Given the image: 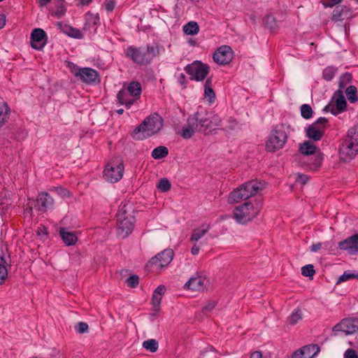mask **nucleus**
I'll return each mask as SVG.
<instances>
[{
  "label": "nucleus",
  "instance_id": "1",
  "mask_svg": "<svg viewBox=\"0 0 358 358\" xmlns=\"http://www.w3.org/2000/svg\"><path fill=\"white\" fill-rule=\"evenodd\" d=\"M136 210L132 203L122 202L116 215V234L120 238L129 236L135 227Z\"/></svg>",
  "mask_w": 358,
  "mask_h": 358
},
{
  "label": "nucleus",
  "instance_id": "2",
  "mask_svg": "<svg viewBox=\"0 0 358 358\" xmlns=\"http://www.w3.org/2000/svg\"><path fill=\"white\" fill-rule=\"evenodd\" d=\"M163 126V119L158 114L147 117L132 132V136L137 140L150 137L158 133Z\"/></svg>",
  "mask_w": 358,
  "mask_h": 358
},
{
  "label": "nucleus",
  "instance_id": "3",
  "mask_svg": "<svg viewBox=\"0 0 358 358\" xmlns=\"http://www.w3.org/2000/svg\"><path fill=\"white\" fill-rule=\"evenodd\" d=\"M358 154V126L350 129L339 148L340 158L348 162L355 159Z\"/></svg>",
  "mask_w": 358,
  "mask_h": 358
},
{
  "label": "nucleus",
  "instance_id": "4",
  "mask_svg": "<svg viewBox=\"0 0 358 358\" xmlns=\"http://www.w3.org/2000/svg\"><path fill=\"white\" fill-rule=\"evenodd\" d=\"M156 55L157 49L152 45H148L145 48L131 45L125 50V55L140 65L149 64Z\"/></svg>",
  "mask_w": 358,
  "mask_h": 358
},
{
  "label": "nucleus",
  "instance_id": "5",
  "mask_svg": "<svg viewBox=\"0 0 358 358\" xmlns=\"http://www.w3.org/2000/svg\"><path fill=\"white\" fill-rule=\"evenodd\" d=\"M260 209L261 206L259 203L255 206L251 202H245L236 208L234 217L238 223L244 224L255 218L259 214Z\"/></svg>",
  "mask_w": 358,
  "mask_h": 358
},
{
  "label": "nucleus",
  "instance_id": "6",
  "mask_svg": "<svg viewBox=\"0 0 358 358\" xmlns=\"http://www.w3.org/2000/svg\"><path fill=\"white\" fill-rule=\"evenodd\" d=\"M287 140V134L285 126H276L268 136L266 148L268 152H275L282 148Z\"/></svg>",
  "mask_w": 358,
  "mask_h": 358
},
{
  "label": "nucleus",
  "instance_id": "7",
  "mask_svg": "<svg viewBox=\"0 0 358 358\" xmlns=\"http://www.w3.org/2000/svg\"><path fill=\"white\" fill-rule=\"evenodd\" d=\"M71 72L75 77L87 84H94L99 81L98 71L90 67L80 68L73 65L71 68Z\"/></svg>",
  "mask_w": 358,
  "mask_h": 358
},
{
  "label": "nucleus",
  "instance_id": "8",
  "mask_svg": "<svg viewBox=\"0 0 358 358\" xmlns=\"http://www.w3.org/2000/svg\"><path fill=\"white\" fill-rule=\"evenodd\" d=\"M186 73L190 76V79L201 81L205 79L209 73V66L200 61H194L185 67Z\"/></svg>",
  "mask_w": 358,
  "mask_h": 358
},
{
  "label": "nucleus",
  "instance_id": "9",
  "mask_svg": "<svg viewBox=\"0 0 358 358\" xmlns=\"http://www.w3.org/2000/svg\"><path fill=\"white\" fill-rule=\"evenodd\" d=\"M123 171L124 165L122 162H112L106 165L103 178L108 182H116L122 178Z\"/></svg>",
  "mask_w": 358,
  "mask_h": 358
},
{
  "label": "nucleus",
  "instance_id": "10",
  "mask_svg": "<svg viewBox=\"0 0 358 358\" xmlns=\"http://www.w3.org/2000/svg\"><path fill=\"white\" fill-rule=\"evenodd\" d=\"M209 283V279L204 273L197 272L185 284L184 288L192 291L203 292Z\"/></svg>",
  "mask_w": 358,
  "mask_h": 358
},
{
  "label": "nucleus",
  "instance_id": "11",
  "mask_svg": "<svg viewBox=\"0 0 358 358\" xmlns=\"http://www.w3.org/2000/svg\"><path fill=\"white\" fill-rule=\"evenodd\" d=\"M332 101L334 102V104H329L324 107V110L325 111H329L334 115H338L345 110L347 101L341 89L334 92Z\"/></svg>",
  "mask_w": 358,
  "mask_h": 358
},
{
  "label": "nucleus",
  "instance_id": "12",
  "mask_svg": "<svg viewBox=\"0 0 358 358\" xmlns=\"http://www.w3.org/2000/svg\"><path fill=\"white\" fill-rule=\"evenodd\" d=\"M327 123L326 117H321L306 129V136L315 141H320L324 134L325 124Z\"/></svg>",
  "mask_w": 358,
  "mask_h": 358
},
{
  "label": "nucleus",
  "instance_id": "13",
  "mask_svg": "<svg viewBox=\"0 0 358 358\" xmlns=\"http://www.w3.org/2000/svg\"><path fill=\"white\" fill-rule=\"evenodd\" d=\"M173 257V250L171 248H167L152 257L149 261L147 266L150 265L151 266H155L156 269L164 267L171 262Z\"/></svg>",
  "mask_w": 358,
  "mask_h": 358
},
{
  "label": "nucleus",
  "instance_id": "14",
  "mask_svg": "<svg viewBox=\"0 0 358 358\" xmlns=\"http://www.w3.org/2000/svg\"><path fill=\"white\" fill-rule=\"evenodd\" d=\"M332 331L335 336L338 331L344 332L345 334H352L358 331V318H344L333 327Z\"/></svg>",
  "mask_w": 358,
  "mask_h": 358
},
{
  "label": "nucleus",
  "instance_id": "15",
  "mask_svg": "<svg viewBox=\"0 0 358 358\" xmlns=\"http://www.w3.org/2000/svg\"><path fill=\"white\" fill-rule=\"evenodd\" d=\"M192 118L196 119V124L198 125L199 131L208 134L211 130V122L208 113L206 111H197L192 115Z\"/></svg>",
  "mask_w": 358,
  "mask_h": 358
},
{
  "label": "nucleus",
  "instance_id": "16",
  "mask_svg": "<svg viewBox=\"0 0 358 358\" xmlns=\"http://www.w3.org/2000/svg\"><path fill=\"white\" fill-rule=\"evenodd\" d=\"M233 58L231 48L227 45L220 47L213 54L214 61L221 65L229 64Z\"/></svg>",
  "mask_w": 358,
  "mask_h": 358
},
{
  "label": "nucleus",
  "instance_id": "17",
  "mask_svg": "<svg viewBox=\"0 0 358 358\" xmlns=\"http://www.w3.org/2000/svg\"><path fill=\"white\" fill-rule=\"evenodd\" d=\"M47 34L40 28L34 29L31 34V45L34 49L42 50L46 44Z\"/></svg>",
  "mask_w": 358,
  "mask_h": 358
},
{
  "label": "nucleus",
  "instance_id": "18",
  "mask_svg": "<svg viewBox=\"0 0 358 358\" xmlns=\"http://www.w3.org/2000/svg\"><path fill=\"white\" fill-rule=\"evenodd\" d=\"M320 351V347L316 344L308 345L296 350L292 358H313Z\"/></svg>",
  "mask_w": 358,
  "mask_h": 358
},
{
  "label": "nucleus",
  "instance_id": "19",
  "mask_svg": "<svg viewBox=\"0 0 358 358\" xmlns=\"http://www.w3.org/2000/svg\"><path fill=\"white\" fill-rule=\"evenodd\" d=\"M265 185L266 183L264 181L252 180L243 183L241 185V187L243 190L245 191L246 194H250V197H251L262 190L265 187Z\"/></svg>",
  "mask_w": 358,
  "mask_h": 358
},
{
  "label": "nucleus",
  "instance_id": "20",
  "mask_svg": "<svg viewBox=\"0 0 358 358\" xmlns=\"http://www.w3.org/2000/svg\"><path fill=\"white\" fill-rule=\"evenodd\" d=\"M196 119L192 118V115L187 119V124L184 127L181 131V136L185 139L190 138L196 131H199Z\"/></svg>",
  "mask_w": 358,
  "mask_h": 358
},
{
  "label": "nucleus",
  "instance_id": "21",
  "mask_svg": "<svg viewBox=\"0 0 358 358\" xmlns=\"http://www.w3.org/2000/svg\"><path fill=\"white\" fill-rule=\"evenodd\" d=\"M37 202L39 205V210L46 211L54 205V199L48 192H41L38 195Z\"/></svg>",
  "mask_w": 358,
  "mask_h": 358
},
{
  "label": "nucleus",
  "instance_id": "22",
  "mask_svg": "<svg viewBox=\"0 0 358 358\" xmlns=\"http://www.w3.org/2000/svg\"><path fill=\"white\" fill-rule=\"evenodd\" d=\"M57 25L62 32L71 38L80 39L83 37V35L80 29L77 28H74L67 24H64L61 22H57Z\"/></svg>",
  "mask_w": 358,
  "mask_h": 358
},
{
  "label": "nucleus",
  "instance_id": "23",
  "mask_svg": "<svg viewBox=\"0 0 358 358\" xmlns=\"http://www.w3.org/2000/svg\"><path fill=\"white\" fill-rule=\"evenodd\" d=\"M61 238L66 246L75 245L78 241L76 232L69 230L66 228H61L59 230Z\"/></svg>",
  "mask_w": 358,
  "mask_h": 358
},
{
  "label": "nucleus",
  "instance_id": "24",
  "mask_svg": "<svg viewBox=\"0 0 358 358\" xmlns=\"http://www.w3.org/2000/svg\"><path fill=\"white\" fill-rule=\"evenodd\" d=\"M117 100L118 103L124 105L127 108H130L131 106L136 101L135 97L130 95L124 89H122L117 94Z\"/></svg>",
  "mask_w": 358,
  "mask_h": 358
},
{
  "label": "nucleus",
  "instance_id": "25",
  "mask_svg": "<svg viewBox=\"0 0 358 358\" xmlns=\"http://www.w3.org/2000/svg\"><path fill=\"white\" fill-rule=\"evenodd\" d=\"M248 198H250V194H246L245 192L243 190L241 185L230 193L228 201L230 203H238L241 200L247 199Z\"/></svg>",
  "mask_w": 358,
  "mask_h": 358
},
{
  "label": "nucleus",
  "instance_id": "26",
  "mask_svg": "<svg viewBox=\"0 0 358 358\" xmlns=\"http://www.w3.org/2000/svg\"><path fill=\"white\" fill-rule=\"evenodd\" d=\"M85 23L84 26V29L90 30L92 28L96 31V27L99 24V15L98 13L94 14L90 12H88L85 15Z\"/></svg>",
  "mask_w": 358,
  "mask_h": 358
},
{
  "label": "nucleus",
  "instance_id": "27",
  "mask_svg": "<svg viewBox=\"0 0 358 358\" xmlns=\"http://www.w3.org/2000/svg\"><path fill=\"white\" fill-rule=\"evenodd\" d=\"M133 97H135V100L137 101L141 94V85L138 82H131L127 88H123Z\"/></svg>",
  "mask_w": 358,
  "mask_h": 358
},
{
  "label": "nucleus",
  "instance_id": "28",
  "mask_svg": "<svg viewBox=\"0 0 358 358\" xmlns=\"http://www.w3.org/2000/svg\"><path fill=\"white\" fill-rule=\"evenodd\" d=\"M10 108L6 102L0 103V127H3L9 117Z\"/></svg>",
  "mask_w": 358,
  "mask_h": 358
},
{
  "label": "nucleus",
  "instance_id": "29",
  "mask_svg": "<svg viewBox=\"0 0 358 358\" xmlns=\"http://www.w3.org/2000/svg\"><path fill=\"white\" fill-rule=\"evenodd\" d=\"M316 146L310 141H305L299 146L300 152L304 155H310L316 152Z\"/></svg>",
  "mask_w": 358,
  "mask_h": 358
},
{
  "label": "nucleus",
  "instance_id": "30",
  "mask_svg": "<svg viewBox=\"0 0 358 358\" xmlns=\"http://www.w3.org/2000/svg\"><path fill=\"white\" fill-rule=\"evenodd\" d=\"M169 155V150L166 147L161 145L155 148L152 153L151 156L155 159H160L166 157Z\"/></svg>",
  "mask_w": 358,
  "mask_h": 358
},
{
  "label": "nucleus",
  "instance_id": "31",
  "mask_svg": "<svg viewBox=\"0 0 358 358\" xmlns=\"http://www.w3.org/2000/svg\"><path fill=\"white\" fill-rule=\"evenodd\" d=\"M208 231V227H202L193 231L190 240L192 242H196L201 239Z\"/></svg>",
  "mask_w": 358,
  "mask_h": 358
},
{
  "label": "nucleus",
  "instance_id": "32",
  "mask_svg": "<svg viewBox=\"0 0 358 358\" xmlns=\"http://www.w3.org/2000/svg\"><path fill=\"white\" fill-rule=\"evenodd\" d=\"M204 95L206 97L209 98L210 102L215 98V94L212 87V80L210 78H208L205 82Z\"/></svg>",
  "mask_w": 358,
  "mask_h": 358
},
{
  "label": "nucleus",
  "instance_id": "33",
  "mask_svg": "<svg viewBox=\"0 0 358 358\" xmlns=\"http://www.w3.org/2000/svg\"><path fill=\"white\" fill-rule=\"evenodd\" d=\"M183 31L186 34L194 35L199 31V25L195 22H189L183 27Z\"/></svg>",
  "mask_w": 358,
  "mask_h": 358
},
{
  "label": "nucleus",
  "instance_id": "34",
  "mask_svg": "<svg viewBox=\"0 0 358 358\" xmlns=\"http://www.w3.org/2000/svg\"><path fill=\"white\" fill-rule=\"evenodd\" d=\"M302 318V314L300 309H295L288 317L287 322L290 325L296 324Z\"/></svg>",
  "mask_w": 358,
  "mask_h": 358
},
{
  "label": "nucleus",
  "instance_id": "35",
  "mask_svg": "<svg viewBox=\"0 0 358 358\" xmlns=\"http://www.w3.org/2000/svg\"><path fill=\"white\" fill-rule=\"evenodd\" d=\"M358 246V234H355L338 243V246Z\"/></svg>",
  "mask_w": 358,
  "mask_h": 358
},
{
  "label": "nucleus",
  "instance_id": "36",
  "mask_svg": "<svg viewBox=\"0 0 358 358\" xmlns=\"http://www.w3.org/2000/svg\"><path fill=\"white\" fill-rule=\"evenodd\" d=\"M143 347L150 352H155L158 350L159 344L155 339H148L143 343Z\"/></svg>",
  "mask_w": 358,
  "mask_h": 358
},
{
  "label": "nucleus",
  "instance_id": "37",
  "mask_svg": "<svg viewBox=\"0 0 358 358\" xmlns=\"http://www.w3.org/2000/svg\"><path fill=\"white\" fill-rule=\"evenodd\" d=\"M357 88L352 85L349 86L345 90L347 98L350 103H355L357 101Z\"/></svg>",
  "mask_w": 358,
  "mask_h": 358
},
{
  "label": "nucleus",
  "instance_id": "38",
  "mask_svg": "<svg viewBox=\"0 0 358 358\" xmlns=\"http://www.w3.org/2000/svg\"><path fill=\"white\" fill-rule=\"evenodd\" d=\"M355 278L358 279V273H352L350 271L348 270L344 271V273L338 278L336 284H340L341 282Z\"/></svg>",
  "mask_w": 358,
  "mask_h": 358
},
{
  "label": "nucleus",
  "instance_id": "39",
  "mask_svg": "<svg viewBox=\"0 0 358 358\" xmlns=\"http://www.w3.org/2000/svg\"><path fill=\"white\" fill-rule=\"evenodd\" d=\"M337 72V69L333 66H328L323 71V78L327 81L331 80Z\"/></svg>",
  "mask_w": 358,
  "mask_h": 358
},
{
  "label": "nucleus",
  "instance_id": "40",
  "mask_svg": "<svg viewBox=\"0 0 358 358\" xmlns=\"http://www.w3.org/2000/svg\"><path fill=\"white\" fill-rule=\"evenodd\" d=\"M66 12L65 6L61 3L52 11V15L57 18L62 17Z\"/></svg>",
  "mask_w": 358,
  "mask_h": 358
},
{
  "label": "nucleus",
  "instance_id": "41",
  "mask_svg": "<svg viewBox=\"0 0 358 358\" xmlns=\"http://www.w3.org/2000/svg\"><path fill=\"white\" fill-rule=\"evenodd\" d=\"M301 115L305 119H310L313 115L312 108L308 104H303L301 106Z\"/></svg>",
  "mask_w": 358,
  "mask_h": 358
},
{
  "label": "nucleus",
  "instance_id": "42",
  "mask_svg": "<svg viewBox=\"0 0 358 358\" xmlns=\"http://www.w3.org/2000/svg\"><path fill=\"white\" fill-rule=\"evenodd\" d=\"M171 182L166 178L161 179L157 183V188L163 192L169 191L171 189Z\"/></svg>",
  "mask_w": 358,
  "mask_h": 358
},
{
  "label": "nucleus",
  "instance_id": "43",
  "mask_svg": "<svg viewBox=\"0 0 358 358\" xmlns=\"http://www.w3.org/2000/svg\"><path fill=\"white\" fill-rule=\"evenodd\" d=\"M315 273L314 266L312 264H308L301 268V274L306 277H313Z\"/></svg>",
  "mask_w": 358,
  "mask_h": 358
},
{
  "label": "nucleus",
  "instance_id": "44",
  "mask_svg": "<svg viewBox=\"0 0 358 358\" xmlns=\"http://www.w3.org/2000/svg\"><path fill=\"white\" fill-rule=\"evenodd\" d=\"M208 115L211 122L212 129H214L215 127L221 125V118L217 114L210 112L208 113Z\"/></svg>",
  "mask_w": 358,
  "mask_h": 358
},
{
  "label": "nucleus",
  "instance_id": "45",
  "mask_svg": "<svg viewBox=\"0 0 358 358\" xmlns=\"http://www.w3.org/2000/svg\"><path fill=\"white\" fill-rule=\"evenodd\" d=\"M10 259L8 248H0V264L5 265Z\"/></svg>",
  "mask_w": 358,
  "mask_h": 358
},
{
  "label": "nucleus",
  "instance_id": "46",
  "mask_svg": "<svg viewBox=\"0 0 358 358\" xmlns=\"http://www.w3.org/2000/svg\"><path fill=\"white\" fill-rule=\"evenodd\" d=\"M126 282L129 287L135 288L139 283V278L137 275H132L126 280Z\"/></svg>",
  "mask_w": 358,
  "mask_h": 358
},
{
  "label": "nucleus",
  "instance_id": "47",
  "mask_svg": "<svg viewBox=\"0 0 358 358\" xmlns=\"http://www.w3.org/2000/svg\"><path fill=\"white\" fill-rule=\"evenodd\" d=\"M162 299V296L156 294L155 293L152 294V303L155 310H159V306L161 303Z\"/></svg>",
  "mask_w": 358,
  "mask_h": 358
},
{
  "label": "nucleus",
  "instance_id": "48",
  "mask_svg": "<svg viewBox=\"0 0 358 358\" xmlns=\"http://www.w3.org/2000/svg\"><path fill=\"white\" fill-rule=\"evenodd\" d=\"M88 324L86 322H80L78 323V324L75 327V329L77 332L79 334H84L88 330Z\"/></svg>",
  "mask_w": 358,
  "mask_h": 358
},
{
  "label": "nucleus",
  "instance_id": "49",
  "mask_svg": "<svg viewBox=\"0 0 358 358\" xmlns=\"http://www.w3.org/2000/svg\"><path fill=\"white\" fill-rule=\"evenodd\" d=\"M8 275V271L5 266L2 264H0V285L2 284Z\"/></svg>",
  "mask_w": 358,
  "mask_h": 358
},
{
  "label": "nucleus",
  "instance_id": "50",
  "mask_svg": "<svg viewBox=\"0 0 358 358\" xmlns=\"http://www.w3.org/2000/svg\"><path fill=\"white\" fill-rule=\"evenodd\" d=\"M264 23L271 29H273L275 25V19L273 16H266L264 20Z\"/></svg>",
  "mask_w": 358,
  "mask_h": 358
},
{
  "label": "nucleus",
  "instance_id": "51",
  "mask_svg": "<svg viewBox=\"0 0 358 358\" xmlns=\"http://www.w3.org/2000/svg\"><path fill=\"white\" fill-rule=\"evenodd\" d=\"M344 357L345 358H358L355 350L352 349H348L344 354Z\"/></svg>",
  "mask_w": 358,
  "mask_h": 358
},
{
  "label": "nucleus",
  "instance_id": "52",
  "mask_svg": "<svg viewBox=\"0 0 358 358\" xmlns=\"http://www.w3.org/2000/svg\"><path fill=\"white\" fill-rule=\"evenodd\" d=\"M57 194L62 197H68L69 196V192L62 187L57 189Z\"/></svg>",
  "mask_w": 358,
  "mask_h": 358
},
{
  "label": "nucleus",
  "instance_id": "53",
  "mask_svg": "<svg viewBox=\"0 0 358 358\" xmlns=\"http://www.w3.org/2000/svg\"><path fill=\"white\" fill-rule=\"evenodd\" d=\"M308 176L303 174H298L296 178V181L302 185H305L308 182Z\"/></svg>",
  "mask_w": 358,
  "mask_h": 358
},
{
  "label": "nucleus",
  "instance_id": "54",
  "mask_svg": "<svg viewBox=\"0 0 358 358\" xmlns=\"http://www.w3.org/2000/svg\"><path fill=\"white\" fill-rule=\"evenodd\" d=\"M216 306V303L214 301H209L203 308V310L206 311L213 310Z\"/></svg>",
  "mask_w": 358,
  "mask_h": 358
},
{
  "label": "nucleus",
  "instance_id": "55",
  "mask_svg": "<svg viewBox=\"0 0 358 358\" xmlns=\"http://www.w3.org/2000/svg\"><path fill=\"white\" fill-rule=\"evenodd\" d=\"M165 292H166V287L164 285H159L155 289L153 293L163 296Z\"/></svg>",
  "mask_w": 358,
  "mask_h": 358
},
{
  "label": "nucleus",
  "instance_id": "56",
  "mask_svg": "<svg viewBox=\"0 0 358 358\" xmlns=\"http://www.w3.org/2000/svg\"><path fill=\"white\" fill-rule=\"evenodd\" d=\"M346 250L350 255H355L358 254V248H341Z\"/></svg>",
  "mask_w": 358,
  "mask_h": 358
},
{
  "label": "nucleus",
  "instance_id": "57",
  "mask_svg": "<svg viewBox=\"0 0 358 358\" xmlns=\"http://www.w3.org/2000/svg\"><path fill=\"white\" fill-rule=\"evenodd\" d=\"M333 19L334 20H336V21H338V20H341V12H340V10L338 8H336L333 11Z\"/></svg>",
  "mask_w": 358,
  "mask_h": 358
},
{
  "label": "nucleus",
  "instance_id": "58",
  "mask_svg": "<svg viewBox=\"0 0 358 358\" xmlns=\"http://www.w3.org/2000/svg\"><path fill=\"white\" fill-rule=\"evenodd\" d=\"M115 8V2L114 1H109L106 5V9L108 11H112Z\"/></svg>",
  "mask_w": 358,
  "mask_h": 358
},
{
  "label": "nucleus",
  "instance_id": "59",
  "mask_svg": "<svg viewBox=\"0 0 358 358\" xmlns=\"http://www.w3.org/2000/svg\"><path fill=\"white\" fill-rule=\"evenodd\" d=\"M185 80H186V77L185 76V74L183 73H180L178 76V83L182 85H184L185 84Z\"/></svg>",
  "mask_w": 358,
  "mask_h": 358
},
{
  "label": "nucleus",
  "instance_id": "60",
  "mask_svg": "<svg viewBox=\"0 0 358 358\" xmlns=\"http://www.w3.org/2000/svg\"><path fill=\"white\" fill-rule=\"evenodd\" d=\"M262 355L259 351H255L251 353L250 358H262Z\"/></svg>",
  "mask_w": 358,
  "mask_h": 358
},
{
  "label": "nucleus",
  "instance_id": "61",
  "mask_svg": "<svg viewBox=\"0 0 358 358\" xmlns=\"http://www.w3.org/2000/svg\"><path fill=\"white\" fill-rule=\"evenodd\" d=\"M6 24V17L4 15H0V29L3 28Z\"/></svg>",
  "mask_w": 358,
  "mask_h": 358
},
{
  "label": "nucleus",
  "instance_id": "62",
  "mask_svg": "<svg viewBox=\"0 0 358 358\" xmlns=\"http://www.w3.org/2000/svg\"><path fill=\"white\" fill-rule=\"evenodd\" d=\"M41 234H45V235L48 234L47 229L45 227L40 228L39 230L38 231V235H41Z\"/></svg>",
  "mask_w": 358,
  "mask_h": 358
},
{
  "label": "nucleus",
  "instance_id": "63",
  "mask_svg": "<svg viewBox=\"0 0 358 358\" xmlns=\"http://www.w3.org/2000/svg\"><path fill=\"white\" fill-rule=\"evenodd\" d=\"M199 248H192L191 249V253L193 255H196L199 254Z\"/></svg>",
  "mask_w": 358,
  "mask_h": 358
},
{
  "label": "nucleus",
  "instance_id": "64",
  "mask_svg": "<svg viewBox=\"0 0 358 358\" xmlns=\"http://www.w3.org/2000/svg\"><path fill=\"white\" fill-rule=\"evenodd\" d=\"M322 159H323V158H322V153H320V152L319 154H317V156H316V160H317V162L319 164H320V163H321V162L322 161Z\"/></svg>",
  "mask_w": 358,
  "mask_h": 358
}]
</instances>
